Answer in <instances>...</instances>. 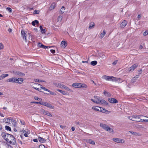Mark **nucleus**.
Segmentation results:
<instances>
[{
  "instance_id": "2eb2a0df",
  "label": "nucleus",
  "mask_w": 148,
  "mask_h": 148,
  "mask_svg": "<svg viewBox=\"0 0 148 148\" xmlns=\"http://www.w3.org/2000/svg\"><path fill=\"white\" fill-rule=\"evenodd\" d=\"M67 45L66 42L62 41L61 44V46L63 48H65Z\"/></svg>"
},
{
  "instance_id": "aec40b11",
  "label": "nucleus",
  "mask_w": 148,
  "mask_h": 148,
  "mask_svg": "<svg viewBox=\"0 0 148 148\" xmlns=\"http://www.w3.org/2000/svg\"><path fill=\"white\" fill-rule=\"evenodd\" d=\"M9 75L8 74H2L0 76V80H2Z\"/></svg>"
},
{
  "instance_id": "393cba45",
  "label": "nucleus",
  "mask_w": 148,
  "mask_h": 148,
  "mask_svg": "<svg viewBox=\"0 0 148 148\" xmlns=\"http://www.w3.org/2000/svg\"><path fill=\"white\" fill-rule=\"evenodd\" d=\"M62 88L66 90H67L69 91L72 92V90L71 89H70L68 87H66V86L64 85L62 86Z\"/></svg>"
},
{
  "instance_id": "0eeeda50",
  "label": "nucleus",
  "mask_w": 148,
  "mask_h": 148,
  "mask_svg": "<svg viewBox=\"0 0 148 148\" xmlns=\"http://www.w3.org/2000/svg\"><path fill=\"white\" fill-rule=\"evenodd\" d=\"M41 111L44 114L47 116L50 117H52V114L50 113L49 111L46 110L44 109L41 110Z\"/></svg>"
},
{
  "instance_id": "774afa93",
  "label": "nucleus",
  "mask_w": 148,
  "mask_h": 148,
  "mask_svg": "<svg viewBox=\"0 0 148 148\" xmlns=\"http://www.w3.org/2000/svg\"><path fill=\"white\" fill-rule=\"evenodd\" d=\"M103 93L105 95H107L106 94H108V92H106L105 91H104L103 92Z\"/></svg>"
},
{
  "instance_id": "052dcab7",
  "label": "nucleus",
  "mask_w": 148,
  "mask_h": 148,
  "mask_svg": "<svg viewBox=\"0 0 148 148\" xmlns=\"http://www.w3.org/2000/svg\"><path fill=\"white\" fill-rule=\"evenodd\" d=\"M50 51L52 53H55V51L54 50L51 49Z\"/></svg>"
},
{
  "instance_id": "412c9836",
  "label": "nucleus",
  "mask_w": 148,
  "mask_h": 148,
  "mask_svg": "<svg viewBox=\"0 0 148 148\" xmlns=\"http://www.w3.org/2000/svg\"><path fill=\"white\" fill-rule=\"evenodd\" d=\"M57 90L58 92H59L61 93H62L64 95H68L67 93L66 92L64 91H63L62 90H60L59 89H57Z\"/></svg>"
},
{
  "instance_id": "39448f33",
  "label": "nucleus",
  "mask_w": 148,
  "mask_h": 148,
  "mask_svg": "<svg viewBox=\"0 0 148 148\" xmlns=\"http://www.w3.org/2000/svg\"><path fill=\"white\" fill-rule=\"evenodd\" d=\"M138 66L137 64H135L132 65L131 67L128 69V71L129 72H132Z\"/></svg>"
},
{
  "instance_id": "c85d7f7f",
  "label": "nucleus",
  "mask_w": 148,
  "mask_h": 148,
  "mask_svg": "<svg viewBox=\"0 0 148 148\" xmlns=\"http://www.w3.org/2000/svg\"><path fill=\"white\" fill-rule=\"evenodd\" d=\"M106 131H109L110 132H113V130L111 128L109 127L108 126L106 128Z\"/></svg>"
},
{
  "instance_id": "680f3d73",
  "label": "nucleus",
  "mask_w": 148,
  "mask_h": 148,
  "mask_svg": "<svg viewBox=\"0 0 148 148\" xmlns=\"http://www.w3.org/2000/svg\"><path fill=\"white\" fill-rule=\"evenodd\" d=\"M60 127L62 129H64L65 128L66 126L60 125Z\"/></svg>"
},
{
  "instance_id": "f3484780",
  "label": "nucleus",
  "mask_w": 148,
  "mask_h": 148,
  "mask_svg": "<svg viewBox=\"0 0 148 148\" xmlns=\"http://www.w3.org/2000/svg\"><path fill=\"white\" fill-rule=\"evenodd\" d=\"M129 132H130L132 134L135 135V136H140L141 135V134H140L138 132H135L131 131H129Z\"/></svg>"
},
{
  "instance_id": "3c124183",
  "label": "nucleus",
  "mask_w": 148,
  "mask_h": 148,
  "mask_svg": "<svg viewBox=\"0 0 148 148\" xmlns=\"http://www.w3.org/2000/svg\"><path fill=\"white\" fill-rule=\"evenodd\" d=\"M39 148H45V147L44 145H39Z\"/></svg>"
},
{
  "instance_id": "72a5a7b5",
  "label": "nucleus",
  "mask_w": 148,
  "mask_h": 148,
  "mask_svg": "<svg viewBox=\"0 0 148 148\" xmlns=\"http://www.w3.org/2000/svg\"><path fill=\"white\" fill-rule=\"evenodd\" d=\"M5 129L7 130L10 131H11V128L10 127L6 125L5 127Z\"/></svg>"
},
{
  "instance_id": "5701e85b",
  "label": "nucleus",
  "mask_w": 148,
  "mask_h": 148,
  "mask_svg": "<svg viewBox=\"0 0 148 148\" xmlns=\"http://www.w3.org/2000/svg\"><path fill=\"white\" fill-rule=\"evenodd\" d=\"M38 140H39V141L41 143H44L46 141V140L45 139L43 138H42L41 137H38Z\"/></svg>"
},
{
  "instance_id": "49530a36",
  "label": "nucleus",
  "mask_w": 148,
  "mask_h": 148,
  "mask_svg": "<svg viewBox=\"0 0 148 148\" xmlns=\"http://www.w3.org/2000/svg\"><path fill=\"white\" fill-rule=\"evenodd\" d=\"M6 10L7 11H9L10 12H12V9L10 8H7Z\"/></svg>"
},
{
  "instance_id": "2f4dec72",
  "label": "nucleus",
  "mask_w": 148,
  "mask_h": 148,
  "mask_svg": "<svg viewBox=\"0 0 148 148\" xmlns=\"http://www.w3.org/2000/svg\"><path fill=\"white\" fill-rule=\"evenodd\" d=\"M94 23L93 22H91L90 24L89 28L90 29H92L94 27Z\"/></svg>"
},
{
  "instance_id": "a18cd8bd",
  "label": "nucleus",
  "mask_w": 148,
  "mask_h": 148,
  "mask_svg": "<svg viewBox=\"0 0 148 148\" xmlns=\"http://www.w3.org/2000/svg\"><path fill=\"white\" fill-rule=\"evenodd\" d=\"M33 88H34V89H35L36 90L38 91H40V92H43L42 91H41V89H39V88H37L36 87H34V86L33 87Z\"/></svg>"
},
{
  "instance_id": "20e7f679",
  "label": "nucleus",
  "mask_w": 148,
  "mask_h": 148,
  "mask_svg": "<svg viewBox=\"0 0 148 148\" xmlns=\"http://www.w3.org/2000/svg\"><path fill=\"white\" fill-rule=\"evenodd\" d=\"M92 109L96 111L101 112L103 113H105L106 112H109L110 111L106 110L103 108L99 107L98 106H93L92 107Z\"/></svg>"
},
{
  "instance_id": "a211bd4d",
  "label": "nucleus",
  "mask_w": 148,
  "mask_h": 148,
  "mask_svg": "<svg viewBox=\"0 0 148 148\" xmlns=\"http://www.w3.org/2000/svg\"><path fill=\"white\" fill-rule=\"evenodd\" d=\"M127 24V22L125 20H124L121 23V27L123 28L126 26Z\"/></svg>"
},
{
  "instance_id": "9d476101",
  "label": "nucleus",
  "mask_w": 148,
  "mask_h": 148,
  "mask_svg": "<svg viewBox=\"0 0 148 148\" xmlns=\"http://www.w3.org/2000/svg\"><path fill=\"white\" fill-rule=\"evenodd\" d=\"M108 101L111 103H118V101L114 98H109L108 99Z\"/></svg>"
},
{
  "instance_id": "6ab92c4d",
  "label": "nucleus",
  "mask_w": 148,
  "mask_h": 148,
  "mask_svg": "<svg viewBox=\"0 0 148 148\" xmlns=\"http://www.w3.org/2000/svg\"><path fill=\"white\" fill-rule=\"evenodd\" d=\"M100 126L102 127L103 129H104L106 130V128L108 127V126L106 125L103 124V123H100Z\"/></svg>"
},
{
  "instance_id": "e433bc0d",
  "label": "nucleus",
  "mask_w": 148,
  "mask_h": 148,
  "mask_svg": "<svg viewBox=\"0 0 148 148\" xmlns=\"http://www.w3.org/2000/svg\"><path fill=\"white\" fill-rule=\"evenodd\" d=\"M31 103L37 104H38L42 105V102H36V101H33L31 102Z\"/></svg>"
},
{
  "instance_id": "423d86ee",
  "label": "nucleus",
  "mask_w": 148,
  "mask_h": 148,
  "mask_svg": "<svg viewBox=\"0 0 148 148\" xmlns=\"http://www.w3.org/2000/svg\"><path fill=\"white\" fill-rule=\"evenodd\" d=\"M42 105L45 106L51 109H53L54 108V106L51 105V104L46 102H42Z\"/></svg>"
},
{
  "instance_id": "ea45409f",
  "label": "nucleus",
  "mask_w": 148,
  "mask_h": 148,
  "mask_svg": "<svg viewBox=\"0 0 148 148\" xmlns=\"http://www.w3.org/2000/svg\"><path fill=\"white\" fill-rule=\"evenodd\" d=\"M34 99L36 100H39V101H42V99L40 98H39L38 97L36 96H35L34 97Z\"/></svg>"
},
{
  "instance_id": "4be33fe9",
  "label": "nucleus",
  "mask_w": 148,
  "mask_h": 148,
  "mask_svg": "<svg viewBox=\"0 0 148 148\" xmlns=\"http://www.w3.org/2000/svg\"><path fill=\"white\" fill-rule=\"evenodd\" d=\"M86 141L90 144L92 145H95V142L93 140L91 139H89L87 140Z\"/></svg>"
},
{
  "instance_id": "13d9d810",
  "label": "nucleus",
  "mask_w": 148,
  "mask_h": 148,
  "mask_svg": "<svg viewBox=\"0 0 148 148\" xmlns=\"http://www.w3.org/2000/svg\"><path fill=\"white\" fill-rule=\"evenodd\" d=\"M117 60H115L114 62H113L112 64H113L114 65H115L117 63Z\"/></svg>"
},
{
  "instance_id": "dca6fc26",
  "label": "nucleus",
  "mask_w": 148,
  "mask_h": 148,
  "mask_svg": "<svg viewBox=\"0 0 148 148\" xmlns=\"http://www.w3.org/2000/svg\"><path fill=\"white\" fill-rule=\"evenodd\" d=\"M139 75H136L135 77L133 78L131 80V83H134L137 80V79L139 77Z\"/></svg>"
},
{
  "instance_id": "473e14b6",
  "label": "nucleus",
  "mask_w": 148,
  "mask_h": 148,
  "mask_svg": "<svg viewBox=\"0 0 148 148\" xmlns=\"http://www.w3.org/2000/svg\"><path fill=\"white\" fill-rule=\"evenodd\" d=\"M109 77V76L104 75L102 77V78L108 81Z\"/></svg>"
},
{
  "instance_id": "a878e982",
  "label": "nucleus",
  "mask_w": 148,
  "mask_h": 148,
  "mask_svg": "<svg viewBox=\"0 0 148 148\" xmlns=\"http://www.w3.org/2000/svg\"><path fill=\"white\" fill-rule=\"evenodd\" d=\"M32 25L34 26L36 25V23L37 24H39V22L37 20H35L34 21H33L32 22Z\"/></svg>"
},
{
  "instance_id": "338daca9",
  "label": "nucleus",
  "mask_w": 148,
  "mask_h": 148,
  "mask_svg": "<svg viewBox=\"0 0 148 148\" xmlns=\"http://www.w3.org/2000/svg\"><path fill=\"white\" fill-rule=\"evenodd\" d=\"M18 143L21 144V145H22L23 144L21 140H18Z\"/></svg>"
},
{
  "instance_id": "4c0bfd02",
  "label": "nucleus",
  "mask_w": 148,
  "mask_h": 148,
  "mask_svg": "<svg viewBox=\"0 0 148 148\" xmlns=\"http://www.w3.org/2000/svg\"><path fill=\"white\" fill-rule=\"evenodd\" d=\"M41 48L43 49L49 48H50V47L49 46H46L43 45H41Z\"/></svg>"
},
{
  "instance_id": "c9c22d12",
  "label": "nucleus",
  "mask_w": 148,
  "mask_h": 148,
  "mask_svg": "<svg viewBox=\"0 0 148 148\" xmlns=\"http://www.w3.org/2000/svg\"><path fill=\"white\" fill-rule=\"evenodd\" d=\"M94 98L96 99V101H100L101 99L99 97L96 96H94Z\"/></svg>"
},
{
  "instance_id": "69168bd1",
  "label": "nucleus",
  "mask_w": 148,
  "mask_h": 148,
  "mask_svg": "<svg viewBox=\"0 0 148 148\" xmlns=\"http://www.w3.org/2000/svg\"><path fill=\"white\" fill-rule=\"evenodd\" d=\"M142 71L141 69L139 70L138 71L139 74H141L142 73Z\"/></svg>"
},
{
  "instance_id": "0e129e2a",
  "label": "nucleus",
  "mask_w": 148,
  "mask_h": 148,
  "mask_svg": "<svg viewBox=\"0 0 148 148\" xmlns=\"http://www.w3.org/2000/svg\"><path fill=\"white\" fill-rule=\"evenodd\" d=\"M33 141L34 142H38V140L37 139L35 138L33 140Z\"/></svg>"
},
{
  "instance_id": "f257e3e1",
  "label": "nucleus",
  "mask_w": 148,
  "mask_h": 148,
  "mask_svg": "<svg viewBox=\"0 0 148 148\" xmlns=\"http://www.w3.org/2000/svg\"><path fill=\"white\" fill-rule=\"evenodd\" d=\"M1 136L8 143L12 145H15L16 138L13 135L3 132L1 133Z\"/></svg>"
},
{
  "instance_id": "1a4fd4ad",
  "label": "nucleus",
  "mask_w": 148,
  "mask_h": 148,
  "mask_svg": "<svg viewBox=\"0 0 148 148\" xmlns=\"http://www.w3.org/2000/svg\"><path fill=\"white\" fill-rule=\"evenodd\" d=\"M112 140L115 142L119 143H124V140H123L122 139L120 138H113Z\"/></svg>"
},
{
  "instance_id": "6e6552de",
  "label": "nucleus",
  "mask_w": 148,
  "mask_h": 148,
  "mask_svg": "<svg viewBox=\"0 0 148 148\" xmlns=\"http://www.w3.org/2000/svg\"><path fill=\"white\" fill-rule=\"evenodd\" d=\"M120 78H116L112 76H109L108 81H112L113 82L117 81H118L119 79H120Z\"/></svg>"
},
{
  "instance_id": "79ce46f5",
  "label": "nucleus",
  "mask_w": 148,
  "mask_h": 148,
  "mask_svg": "<svg viewBox=\"0 0 148 148\" xmlns=\"http://www.w3.org/2000/svg\"><path fill=\"white\" fill-rule=\"evenodd\" d=\"M42 88L43 90H44L47 91L49 92H50V90L47 89L45 87H44L42 86Z\"/></svg>"
},
{
  "instance_id": "c03bdc74",
  "label": "nucleus",
  "mask_w": 148,
  "mask_h": 148,
  "mask_svg": "<svg viewBox=\"0 0 148 148\" xmlns=\"http://www.w3.org/2000/svg\"><path fill=\"white\" fill-rule=\"evenodd\" d=\"M90 100L92 101L93 102L97 104H98V103H99L98 102V101H96V100H95V99H91Z\"/></svg>"
},
{
  "instance_id": "f8f14e48",
  "label": "nucleus",
  "mask_w": 148,
  "mask_h": 148,
  "mask_svg": "<svg viewBox=\"0 0 148 148\" xmlns=\"http://www.w3.org/2000/svg\"><path fill=\"white\" fill-rule=\"evenodd\" d=\"M80 85H81V83H75L72 85V86L77 88H80V87H81Z\"/></svg>"
},
{
  "instance_id": "5fc2aeb1",
  "label": "nucleus",
  "mask_w": 148,
  "mask_h": 148,
  "mask_svg": "<svg viewBox=\"0 0 148 148\" xmlns=\"http://www.w3.org/2000/svg\"><path fill=\"white\" fill-rule=\"evenodd\" d=\"M34 13L35 14H38L39 13V12L36 10H35L34 12Z\"/></svg>"
},
{
  "instance_id": "bf43d9fd",
  "label": "nucleus",
  "mask_w": 148,
  "mask_h": 148,
  "mask_svg": "<svg viewBox=\"0 0 148 148\" xmlns=\"http://www.w3.org/2000/svg\"><path fill=\"white\" fill-rule=\"evenodd\" d=\"M142 122H148V119H142Z\"/></svg>"
},
{
  "instance_id": "bb28decb",
  "label": "nucleus",
  "mask_w": 148,
  "mask_h": 148,
  "mask_svg": "<svg viewBox=\"0 0 148 148\" xmlns=\"http://www.w3.org/2000/svg\"><path fill=\"white\" fill-rule=\"evenodd\" d=\"M28 34L29 35V38L32 40L34 38V36L31 33H29Z\"/></svg>"
},
{
  "instance_id": "7c9ffc66",
  "label": "nucleus",
  "mask_w": 148,
  "mask_h": 148,
  "mask_svg": "<svg viewBox=\"0 0 148 148\" xmlns=\"http://www.w3.org/2000/svg\"><path fill=\"white\" fill-rule=\"evenodd\" d=\"M80 86L81 87H80V88H87V85L81 83V85Z\"/></svg>"
},
{
  "instance_id": "9b49d317",
  "label": "nucleus",
  "mask_w": 148,
  "mask_h": 148,
  "mask_svg": "<svg viewBox=\"0 0 148 148\" xmlns=\"http://www.w3.org/2000/svg\"><path fill=\"white\" fill-rule=\"evenodd\" d=\"M21 34L24 40H25L26 41V37L27 35L24 30H22L21 32Z\"/></svg>"
},
{
  "instance_id": "603ef678",
  "label": "nucleus",
  "mask_w": 148,
  "mask_h": 148,
  "mask_svg": "<svg viewBox=\"0 0 148 148\" xmlns=\"http://www.w3.org/2000/svg\"><path fill=\"white\" fill-rule=\"evenodd\" d=\"M25 132V133L24 134V136L26 137H28V136L27 134V133L26 132V131L25 130L24 132Z\"/></svg>"
},
{
  "instance_id": "09e8293b",
  "label": "nucleus",
  "mask_w": 148,
  "mask_h": 148,
  "mask_svg": "<svg viewBox=\"0 0 148 148\" xmlns=\"http://www.w3.org/2000/svg\"><path fill=\"white\" fill-rule=\"evenodd\" d=\"M12 123V124L14 126H15L16 124V121L14 120Z\"/></svg>"
},
{
  "instance_id": "864d4df0",
  "label": "nucleus",
  "mask_w": 148,
  "mask_h": 148,
  "mask_svg": "<svg viewBox=\"0 0 148 148\" xmlns=\"http://www.w3.org/2000/svg\"><path fill=\"white\" fill-rule=\"evenodd\" d=\"M148 34V31H145L143 33V35L145 36L147 35Z\"/></svg>"
},
{
  "instance_id": "4468645a",
  "label": "nucleus",
  "mask_w": 148,
  "mask_h": 148,
  "mask_svg": "<svg viewBox=\"0 0 148 148\" xmlns=\"http://www.w3.org/2000/svg\"><path fill=\"white\" fill-rule=\"evenodd\" d=\"M100 101H98V104H103L106 105H108V103L106 101L103 99H101Z\"/></svg>"
},
{
  "instance_id": "58836bf2",
  "label": "nucleus",
  "mask_w": 148,
  "mask_h": 148,
  "mask_svg": "<svg viewBox=\"0 0 148 148\" xmlns=\"http://www.w3.org/2000/svg\"><path fill=\"white\" fill-rule=\"evenodd\" d=\"M62 19V17L61 16H58L57 18V21H61Z\"/></svg>"
},
{
  "instance_id": "7ed1b4c3",
  "label": "nucleus",
  "mask_w": 148,
  "mask_h": 148,
  "mask_svg": "<svg viewBox=\"0 0 148 148\" xmlns=\"http://www.w3.org/2000/svg\"><path fill=\"white\" fill-rule=\"evenodd\" d=\"M140 116H143L133 115L128 116V118L129 119L133 121L142 122V119H140Z\"/></svg>"
},
{
  "instance_id": "cd10ccee",
  "label": "nucleus",
  "mask_w": 148,
  "mask_h": 148,
  "mask_svg": "<svg viewBox=\"0 0 148 148\" xmlns=\"http://www.w3.org/2000/svg\"><path fill=\"white\" fill-rule=\"evenodd\" d=\"M97 62L96 61H94L91 62L90 64L92 66H94L96 65Z\"/></svg>"
},
{
  "instance_id": "4d7b16f0",
  "label": "nucleus",
  "mask_w": 148,
  "mask_h": 148,
  "mask_svg": "<svg viewBox=\"0 0 148 148\" xmlns=\"http://www.w3.org/2000/svg\"><path fill=\"white\" fill-rule=\"evenodd\" d=\"M20 121L21 124L23 125H24L25 124V123L23 121L21 120H20Z\"/></svg>"
},
{
  "instance_id": "ddd939ff",
  "label": "nucleus",
  "mask_w": 148,
  "mask_h": 148,
  "mask_svg": "<svg viewBox=\"0 0 148 148\" xmlns=\"http://www.w3.org/2000/svg\"><path fill=\"white\" fill-rule=\"evenodd\" d=\"M12 73L15 75H18L21 76H23L25 75V74L24 73L19 71H13Z\"/></svg>"
},
{
  "instance_id": "b1692460",
  "label": "nucleus",
  "mask_w": 148,
  "mask_h": 148,
  "mask_svg": "<svg viewBox=\"0 0 148 148\" xmlns=\"http://www.w3.org/2000/svg\"><path fill=\"white\" fill-rule=\"evenodd\" d=\"M56 6V4L54 3H53L51 4L50 7H49V9L50 10H52Z\"/></svg>"
},
{
  "instance_id": "c756f323",
  "label": "nucleus",
  "mask_w": 148,
  "mask_h": 148,
  "mask_svg": "<svg viewBox=\"0 0 148 148\" xmlns=\"http://www.w3.org/2000/svg\"><path fill=\"white\" fill-rule=\"evenodd\" d=\"M106 34V31L105 30H103V32L101 33L100 35V37L103 38Z\"/></svg>"
},
{
  "instance_id": "6e6d98bb",
  "label": "nucleus",
  "mask_w": 148,
  "mask_h": 148,
  "mask_svg": "<svg viewBox=\"0 0 148 148\" xmlns=\"http://www.w3.org/2000/svg\"><path fill=\"white\" fill-rule=\"evenodd\" d=\"M9 120H10V122H12L14 120V119H13V118H12L11 117H10V118H9Z\"/></svg>"
},
{
  "instance_id": "f03ea898",
  "label": "nucleus",
  "mask_w": 148,
  "mask_h": 148,
  "mask_svg": "<svg viewBox=\"0 0 148 148\" xmlns=\"http://www.w3.org/2000/svg\"><path fill=\"white\" fill-rule=\"evenodd\" d=\"M23 80L22 78L12 77L8 79L7 82L16 83L21 84Z\"/></svg>"
},
{
  "instance_id": "37998d69",
  "label": "nucleus",
  "mask_w": 148,
  "mask_h": 148,
  "mask_svg": "<svg viewBox=\"0 0 148 148\" xmlns=\"http://www.w3.org/2000/svg\"><path fill=\"white\" fill-rule=\"evenodd\" d=\"M46 30L45 29H42L41 30V32L42 34H45L46 32Z\"/></svg>"
},
{
  "instance_id": "8fccbe9b",
  "label": "nucleus",
  "mask_w": 148,
  "mask_h": 148,
  "mask_svg": "<svg viewBox=\"0 0 148 148\" xmlns=\"http://www.w3.org/2000/svg\"><path fill=\"white\" fill-rule=\"evenodd\" d=\"M50 92V94L51 95L54 96L56 95V94L55 93L52 92L51 91H50V92Z\"/></svg>"
},
{
  "instance_id": "a19ab883",
  "label": "nucleus",
  "mask_w": 148,
  "mask_h": 148,
  "mask_svg": "<svg viewBox=\"0 0 148 148\" xmlns=\"http://www.w3.org/2000/svg\"><path fill=\"white\" fill-rule=\"evenodd\" d=\"M3 120H4V121L6 123H10V120H9V118L4 119Z\"/></svg>"
},
{
  "instance_id": "de8ad7c7",
  "label": "nucleus",
  "mask_w": 148,
  "mask_h": 148,
  "mask_svg": "<svg viewBox=\"0 0 148 148\" xmlns=\"http://www.w3.org/2000/svg\"><path fill=\"white\" fill-rule=\"evenodd\" d=\"M4 46L2 43H0V49H3V48Z\"/></svg>"
},
{
  "instance_id": "f704fd0d",
  "label": "nucleus",
  "mask_w": 148,
  "mask_h": 148,
  "mask_svg": "<svg viewBox=\"0 0 148 148\" xmlns=\"http://www.w3.org/2000/svg\"><path fill=\"white\" fill-rule=\"evenodd\" d=\"M65 7L64 6H62L60 10V12L61 13V14H63L64 12V11L65 10Z\"/></svg>"
},
{
  "instance_id": "e2e57ef3",
  "label": "nucleus",
  "mask_w": 148,
  "mask_h": 148,
  "mask_svg": "<svg viewBox=\"0 0 148 148\" xmlns=\"http://www.w3.org/2000/svg\"><path fill=\"white\" fill-rule=\"evenodd\" d=\"M64 85L58 83V86H59L60 87H62V86Z\"/></svg>"
}]
</instances>
